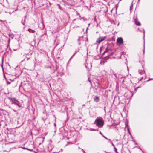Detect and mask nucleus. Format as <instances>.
<instances>
[{"label": "nucleus", "instance_id": "obj_1", "mask_svg": "<svg viewBox=\"0 0 153 153\" xmlns=\"http://www.w3.org/2000/svg\"><path fill=\"white\" fill-rule=\"evenodd\" d=\"M95 124L99 127H102L104 124V121L102 118L97 117L95 120Z\"/></svg>", "mask_w": 153, "mask_h": 153}, {"label": "nucleus", "instance_id": "obj_2", "mask_svg": "<svg viewBox=\"0 0 153 153\" xmlns=\"http://www.w3.org/2000/svg\"><path fill=\"white\" fill-rule=\"evenodd\" d=\"M8 98L11 102V104H14L16 105L19 107H22L21 104L15 98H10L9 97Z\"/></svg>", "mask_w": 153, "mask_h": 153}, {"label": "nucleus", "instance_id": "obj_3", "mask_svg": "<svg viewBox=\"0 0 153 153\" xmlns=\"http://www.w3.org/2000/svg\"><path fill=\"white\" fill-rule=\"evenodd\" d=\"M106 37L105 36L103 37H100L97 40L96 42L98 43H100L101 42L105 40Z\"/></svg>", "mask_w": 153, "mask_h": 153}, {"label": "nucleus", "instance_id": "obj_4", "mask_svg": "<svg viewBox=\"0 0 153 153\" xmlns=\"http://www.w3.org/2000/svg\"><path fill=\"white\" fill-rule=\"evenodd\" d=\"M117 42L120 44H121L123 43V39L121 37L118 38L117 40Z\"/></svg>", "mask_w": 153, "mask_h": 153}, {"label": "nucleus", "instance_id": "obj_5", "mask_svg": "<svg viewBox=\"0 0 153 153\" xmlns=\"http://www.w3.org/2000/svg\"><path fill=\"white\" fill-rule=\"evenodd\" d=\"M94 100L95 102H98L99 100V98L97 96H95L94 98Z\"/></svg>", "mask_w": 153, "mask_h": 153}, {"label": "nucleus", "instance_id": "obj_6", "mask_svg": "<svg viewBox=\"0 0 153 153\" xmlns=\"http://www.w3.org/2000/svg\"><path fill=\"white\" fill-rule=\"evenodd\" d=\"M134 21L135 24L137 25L138 26L140 25L141 24L140 22H137L136 19H135Z\"/></svg>", "mask_w": 153, "mask_h": 153}, {"label": "nucleus", "instance_id": "obj_7", "mask_svg": "<svg viewBox=\"0 0 153 153\" xmlns=\"http://www.w3.org/2000/svg\"><path fill=\"white\" fill-rule=\"evenodd\" d=\"M139 72L140 74H144V71H143L142 70H139Z\"/></svg>", "mask_w": 153, "mask_h": 153}, {"label": "nucleus", "instance_id": "obj_8", "mask_svg": "<svg viewBox=\"0 0 153 153\" xmlns=\"http://www.w3.org/2000/svg\"><path fill=\"white\" fill-rule=\"evenodd\" d=\"M28 31H29V32H30V30H32V33H34L35 32V31L34 30H31V29L30 28H29L28 29Z\"/></svg>", "mask_w": 153, "mask_h": 153}, {"label": "nucleus", "instance_id": "obj_9", "mask_svg": "<svg viewBox=\"0 0 153 153\" xmlns=\"http://www.w3.org/2000/svg\"><path fill=\"white\" fill-rule=\"evenodd\" d=\"M100 134L101 135H102V136L104 137V138L105 139H108V138L106 137H105V136H104L103 134H102L101 133V132L100 131Z\"/></svg>", "mask_w": 153, "mask_h": 153}, {"label": "nucleus", "instance_id": "obj_10", "mask_svg": "<svg viewBox=\"0 0 153 153\" xmlns=\"http://www.w3.org/2000/svg\"><path fill=\"white\" fill-rule=\"evenodd\" d=\"M105 62L104 61H101L100 62V64L102 65H103L104 64Z\"/></svg>", "mask_w": 153, "mask_h": 153}, {"label": "nucleus", "instance_id": "obj_11", "mask_svg": "<svg viewBox=\"0 0 153 153\" xmlns=\"http://www.w3.org/2000/svg\"><path fill=\"white\" fill-rule=\"evenodd\" d=\"M109 49L108 48H107L106 49H105V51H104V53H105L106 52H108V50H109Z\"/></svg>", "mask_w": 153, "mask_h": 153}, {"label": "nucleus", "instance_id": "obj_12", "mask_svg": "<svg viewBox=\"0 0 153 153\" xmlns=\"http://www.w3.org/2000/svg\"><path fill=\"white\" fill-rule=\"evenodd\" d=\"M114 151H115V152H116L117 153V149L115 147H114Z\"/></svg>", "mask_w": 153, "mask_h": 153}, {"label": "nucleus", "instance_id": "obj_13", "mask_svg": "<svg viewBox=\"0 0 153 153\" xmlns=\"http://www.w3.org/2000/svg\"><path fill=\"white\" fill-rule=\"evenodd\" d=\"M77 52H75L74 53V54H73V55H72V56L71 57L70 59V60L72 58L73 56L75 54H76V53Z\"/></svg>", "mask_w": 153, "mask_h": 153}, {"label": "nucleus", "instance_id": "obj_14", "mask_svg": "<svg viewBox=\"0 0 153 153\" xmlns=\"http://www.w3.org/2000/svg\"><path fill=\"white\" fill-rule=\"evenodd\" d=\"M143 46H144V49L143 50V54H144L145 53V42H144V44L143 45Z\"/></svg>", "mask_w": 153, "mask_h": 153}, {"label": "nucleus", "instance_id": "obj_15", "mask_svg": "<svg viewBox=\"0 0 153 153\" xmlns=\"http://www.w3.org/2000/svg\"><path fill=\"white\" fill-rule=\"evenodd\" d=\"M82 19H83L84 21H85L86 20V19H85L83 18L82 17L80 19V20H82Z\"/></svg>", "mask_w": 153, "mask_h": 153}, {"label": "nucleus", "instance_id": "obj_16", "mask_svg": "<svg viewBox=\"0 0 153 153\" xmlns=\"http://www.w3.org/2000/svg\"><path fill=\"white\" fill-rule=\"evenodd\" d=\"M27 149L28 150L30 151H32L33 150V149H28V148H27Z\"/></svg>", "mask_w": 153, "mask_h": 153}, {"label": "nucleus", "instance_id": "obj_17", "mask_svg": "<svg viewBox=\"0 0 153 153\" xmlns=\"http://www.w3.org/2000/svg\"><path fill=\"white\" fill-rule=\"evenodd\" d=\"M111 144H112V145L114 147H115V146H114V145L113 144V143H112V142H111Z\"/></svg>", "mask_w": 153, "mask_h": 153}, {"label": "nucleus", "instance_id": "obj_18", "mask_svg": "<svg viewBox=\"0 0 153 153\" xmlns=\"http://www.w3.org/2000/svg\"><path fill=\"white\" fill-rule=\"evenodd\" d=\"M153 80V78H149V79L147 80V81H148L149 80Z\"/></svg>", "mask_w": 153, "mask_h": 153}, {"label": "nucleus", "instance_id": "obj_19", "mask_svg": "<svg viewBox=\"0 0 153 153\" xmlns=\"http://www.w3.org/2000/svg\"><path fill=\"white\" fill-rule=\"evenodd\" d=\"M82 38V37H79V38L78 39V40L79 41H80V39H81Z\"/></svg>", "mask_w": 153, "mask_h": 153}, {"label": "nucleus", "instance_id": "obj_20", "mask_svg": "<svg viewBox=\"0 0 153 153\" xmlns=\"http://www.w3.org/2000/svg\"><path fill=\"white\" fill-rule=\"evenodd\" d=\"M128 132H129V134L130 135H131V133H130V131H129V130L128 129Z\"/></svg>", "mask_w": 153, "mask_h": 153}, {"label": "nucleus", "instance_id": "obj_21", "mask_svg": "<svg viewBox=\"0 0 153 153\" xmlns=\"http://www.w3.org/2000/svg\"><path fill=\"white\" fill-rule=\"evenodd\" d=\"M81 149L82 150V151H83V152L84 153L85 152V151L83 149Z\"/></svg>", "mask_w": 153, "mask_h": 153}, {"label": "nucleus", "instance_id": "obj_22", "mask_svg": "<svg viewBox=\"0 0 153 153\" xmlns=\"http://www.w3.org/2000/svg\"><path fill=\"white\" fill-rule=\"evenodd\" d=\"M81 149L82 150V151H83V152L84 153L85 152V151L83 149Z\"/></svg>", "mask_w": 153, "mask_h": 153}, {"label": "nucleus", "instance_id": "obj_23", "mask_svg": "<svg viewBox=\"0 0 153 153\" xmlns=\"http://www.w3.org/2000/svg\"><path fill=\"white\" fill-rule=\"evenodd\" d=\"M81 149L82 150V151H83V152L84 153L85 152V151L83 149Z\"/></svg>", "mask_w": 153, "mask_h": 153}, {"label": "nucleus", "instance_id": "obj_24", "mask_svg": "<svg viewBox=\"0 0 153 153\" xmlns=\"http://www.w3.org/2000/svg\"><path fill=\"white\" fill-rule=\"evenodd\" d=\"M1 66L2 67V70H3V71H4V69H3V65L2 64L1 65Z\"/></svg>", "mask_w": 153, "mask_h": 153}, {"label": "nucleus", "instance_id": "obj_25", "mask_svg": "<svg viewBox=\"0 0 153 153\" xmlns=\"http://www.w3.org/2000/svg\"><path fill=\"white\" fill-rule=\"evenodd\" d=\"M7 84H10V82H7Z\"/></svg>", "mask_w": 153, "mask_h": 153}, {"label": "nucleus", "instance_id": "obj_26", "mask_svg": "<svg viewBox=\"0 0 153 153\" xmlns=\"http://www.w3.org/2000/svg\"><path fill=\"white\" fill-rule=\"evenodd\" d=\"M77 15H79V17H80V15H79V13H77Z\"/></svg>", "mask_w": 153, "mask_h": 153}, {"label": "nucleus", "instance_id": "obj_27", "mask_svg": "<svg viewBox=\"0 0 153 153\" xmlns=\"http://www.w3.org/2000/svg\"><path fill=\"white\" fill-rule=\"evenodd\" d=\"M143 34H144H144H145V30L143 29Z\"/></svg>", "mask_w": 153, "mask_h": 153}, {"label": "nucleus", "instance_id": "obj_28", "mask_svg": "<svg viewBox=\"0 0 153 153\" xmlns=\"http://www.w3.org/2000/svg\"><path fill=\"white\" fill-rule=\"evenodd\" d=\"M13 111H14V112H16V111L14 109H13Z\"/></svg>", "mask_w": 153, "mask_h": 153}, {"label": "nucleus", "instance_id": "obj_29", "mask_svg": "<svg viewBox=\"0 0 153 153\" xmlns=\"http://www.w3.org/2000/svg\"><path fill=\"white\" fill-rule=\"evenodd\" d=\"M54 126H55V127H56V123H54Z\"/></svg>", "mask_w": 153, "mask_h": 153}, {"label": "nucleus", "instance_id": "obj_30", "mask_svg": "<svg viewBox=\"0 0 153 153\" xmlns=\"http://www.w3.org/2000/svg\"><path fill=\"white\" fill-rule=\"evenodd\" d=\"M22 148L23 149H27V148H25V147H22Z\"/></svg>", "mask_w": 153, "mask_h": 153}, {"label": "nucleus", "instance_id": "obj_31", "mask_svg": "<svg viewBox=\"0 0 153 153\" xmlns=\"http://www.w3.org/2000/svg\"><path fill=\"white\" fill-rule=\"evenodd\" d=\"M107 140H108L109 141H110L111 142V140L110 139H108Z\"/></svg>", "mask_w": 153, "mask_h": 153}, {"label": "nucleus", "instance_id": "obj_32", "mask_svg": "<svg viewBox=\"0 0 153 153\" xmlns=\"http://www.w3.org/2000/svg\"><path fill=\"white\" fill-rule=\"evenodd\" d=\"M21 22L22 23L23 25H24V23H23L22 21Z\"/></svg>", "mask_w": 153, "mask_h": 153}, {"label": "nucleus", "instance_id": "obj_33", "mask_svg": "<svg viewBox=\"0 0 153 153\" xmlns=\"http://www.w3.org/2000/svg\"><path fill=\"white\" fill-rule=\"evenodd\" d=\"M114 75H115V76H116V77H117V76H116V74H114Z\"/></svg>", "mask_w": 153, "mask_h": 153}, {"label": "nucleus", "instance_id": "obj_34", "mask_svg": "<svg viewBox=\"0 0 153 153\" xmlns=\"http://www.w3.org/2000/svg\"><path fill=\"white\" fill-rule=\"evenodd\" d=\"M26 16L25 17V18L24 21H25V17H26Z\"/></svg>", "mask_w": 153, "mask_h": 153}, {"label": "nucleus", "instance_id": "obj_35", "mask_svg": "<svg viewBox=\"0 0 153 153\" xmlns=\"http://www.w3.org/2000/svg\"><path fill=\"white\" fill-rule=\"evenodd\" d=\"M3 59L2 58V63H3Z\"/></svg>", "mask_w": 153, "mask_h": 153}, {"label": "nucleus", "instance_id": "obj_36", "mask_svg": "<svg viewBox=\"0 0 153 153\" xmlns=\"http://www.w3.org/2000/svg\"><path fill=\"white\" fill-rule=\"evenodd\" d=\"M16 49H13V50H14V51H16Z\"/></svg>", "mask_w": 153, "mask_h": 153}, {"label": "nucleus", "instance_id": "obj_37", "mask_svg": "<svg viewBox=\"0 0 153 153\" xmlns=\"http://www.w3.org/2000/svg\"><path fill=\"white\" fill-rule=\"evenodd\" d=\"M34 152H35V153H37V152H35V151H34Z\"/></svg>", "mask_w": 153, "mask_h": 153}, {"label": "nucleus", "instance_id": "obj_38", "mask_svg": "<svg viewBox=\"0 0 153 153\" xmlns=\"http://www.w3.org/2000/svg\"><path fill=\"white\" fill-rule=\"evenodd\" d=\"M79 45H80V42H79Z\"/></svg>", "mask_w": 153, "mask_h": 153}, {"label": "nucleus", "instance_id": "obj_39", "mask_svg": "<svg viewBox=\"0 0 153 153\" xmlns=\"http://www.w3.org/2000/svg\"><path fill=\"white\" fill-rule=\"evenodd\" d=\"M105 53H104V52H103V53L102 54V55H103Z\"/></svg>", "mask_w": 153, "mask_h": 153}, {"label": "nucleus", "instance_id": "obj_40", "mask_svg": "<svg viewBox=\"0 0 153 153\" xmlns=\"http://www.w3.org/2000/svg\"><path fill=\"white\" fill-rule=\"evenodd\" d=\"M92 130L94 131V130H95V129H92Z\"/></svg>", "mask_w": 153, "mask_h": 153}, {"label": "nucleus", "instance_id": "obj_41", "mask_svg": "<svg viewBox=\"0 0 153 153\" xmlns=\"http://www.w3.org/2000/svg\"><path fill=\"white\" fill-rule=\"evenodd\" d=\"M76 20V19H74V21H75V20Z\"/></svg>", "mask_w": 153, "mask_h": 153}, {"label": "nucleus", "instance_id": "obj_42", "mask_svg": "<svg viewBox=\"0 0 153 153\" xmlns=\"http://www.w3.org/2000/svg\"><path fill=\"white\" fill-rule=\"evenodd\" d=\"M79 147V149H80V148L79 147Z\"/></svg>", "mask_w": 153, "mask_h": 153}, {"label": "nucleus", "instance_id": "obj_43", "mask_svg": "<svg viewBox=\"0 0 153 153\" xmlns=\"http://www.w3.org/2000/svg\"><path fill=\"white\" fill-rule=\"evenodd\" d=\"M131 6L130 7V8H131ZM131 9V8H130Z\"/></svg>", "mask_w": 153, "mask_h": 153}, {"label": "nucleus", "instance_id": "obj_44", "mask_svg": "<svg viewBox=\"0 0 153 153\" xmlns=\"http://www.w3.org/2000/svg\"><path fill=\"white\" fill-rule=\"evenodd\" d=\"M29 59V58H27V60Z\"/></svg>", "mask_w": 153, "mask_h": 153}, {"label": "nucleus", "instance_id": "obj_45", "mask_svg": "<svg viewBox=\"0 0 153 153\" xmlns=\"http://www.w3.org/2000/svg\"><path fill=\"white\" fill-rule=\"evenodd\" d=\"M105 110V109L104 110Z\"/></svg>", "mask_w": 153, "mask_h": 153}, {"label": "nucleus", "instance_id": "obj_46", "mask_svg": "<svg viewBox=\"0 0 153 153\" xmlns=\"http://www.w3.org/2000/svg\"><path fill=\"white\" fill-rule=\"evenodd\" d=\"M43 142V140H42V142Z\"/></svg>", "mask_w": 153, "mask_h": 153}, {"label": "nucleus", "instance_id": "obj_47", "mask_svg": "<svg viewBox=\"0 0 153 153\" xmlns=\"http://www.w3.org/2000/svg\"><path fill=\"white\" fill-rule=\"evenodd\" d=\"M82 0H80L81 1Z\"/></svg>", "mask_w": 153, "mask_h": 153}, {"label": "nucleus", "instance_id": "obj_48", "mask_svg": "<svg viewBox=\"0 0 153 153\" xmlns=\"http://www.w3.org/2000/svg\"><path fill=\"white\" fill-rule=\"evenodd\" d=\"M84 153H85V152Z\"/></svg>", "mask_w": 153, "mask_h": 153}]
</instances>
